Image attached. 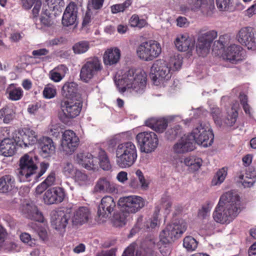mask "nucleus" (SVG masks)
I'll use <instances>...</instances> for the list:
<instances>
[{
  "mask_svg": "<svg viewBox=\"0 0 256 256\" xmlns=\"http://www.w3.org/2000/svg\"><path fill=\"white\" fill-rule=\"evenodd\" d=\"M240 212V200L235 192L230 191L220 198L218 204L213 214L216 222L222 224H229Z\"/></svg>",
  "mask_w": 256,
  "mask_h": 256,
  "instance_id": "1",
  "label": "nucleus"
},
{
  "mask_svg": "<svg viewBox=\"0 0 256 256\" xmlns=\"http://www.w3.org/2000/svg\"><path fill=\"white\" fill-rule=\"evenodd\" d=\"M146 76L144 70L130 68L124 74L116 83L122 93L126 89L132 88L135 93L141 94L146 88Z\"/></svg>",
  "mask_w": 256,
  "mask_h": 256,
  "instance_id": "2",
  "label": "nucleus"
},
{
  "mask_svg": "<svg viewBox=\"0 0 256 256\" xmlns=\"http://www.w3.org/2000/svg\"><path fill=\"white\" fill-rule=\"evenodd\" d=\"M32 154H26L20 160V168L18 169V175L20 180L22 182H30L34 176L37 180L41 177L47 170L49 164L42 162L40 164V171L36 174L38 169L36 166L38 156H32Z\"/></svg>",
  "mask_w": 256,
  "mask_h": 256,
  "instance_id": "3",
  "label": "nucleus"
},
{
  "mask_svg": "<svg viewBox=\"0 0 256 256\" xmlns=\"http://www.w3.org/2000/svg\"><path fill=\"white\" fill-rule=\"evenodd\" d=\"M116 162L121 168H128L136 162L138 151L136 145L128 141L119 144L116 148Z\"/></svg>",
  "mask_w": 256,
  "mask_h": 256,
  "instance_id": "4",
  "label": "nucleus"
},
{
  "mask_svg": "<svg viewBox=\"0 0 256 256\" xmlns=\"http://www.w3.org/2000/svg\"><path fill=\"white\" fill-rule=\"evenodd\" d=\"M187 228L186 222L178 220L168 224L160 234V242L163 244H169L180 238Z\"/></svg>",
  "mask_w": 256,
  "mask_h": 256,
  "instance_id": "5",
  "label": "nucleus"
},
{
  "mask_svg": "<svg viewBox=\"0 0 256 256\" xmlns=\"http://www.w3.org/2000/svg\"><path fill=\"white\" fill-rule=\"evenodd\" d=\"M102 69L100 60L96 56L88 58L82 66L80 76L82 81L88 82Z\"/></svg>",
  "mask_w": 256,
  "mask_h": 256,
  "instance_id": "6",
  "label": "nucleus"
},
{
  "mask_svg": "<svg viewBox=\"0 0 256 256\" xmlns=\"http://www.w3.org/2000/svg\"><path fill=\"white\" fill-rule=\"evenodd\" d=\"M61 119L71 120L78 116L82 109V102L79 98H63L60 102Z\"/></svg>",
  "mask_w": 256,
  "mask_h": 256,
  "instance_id": "7",
  "label": "nucleus"
},
{
  "mask_svg": "<svg viewBox=\"0 0 256 256\" xmlns=\"http://www.w3.org/2000/svg\"><path fill=\"white\" fill-rule=\"evenodd\" d=\"M162 52L160 44L156 40H150L142 42L138 47L136 53L138 58L149 62L158 58Z\"/></svg>",
  "mask_w": 256,
  "mask_h": 256,
  "instance_id": "8",
  "label": "nucleus"
},
{
  "mask_svg": "<svg viewBox=\"0 0 256 256\" xmlns=\"http://www.w3.org/2000/svg\"><path fill=\"white\" fill-rule=\"evenodd\" d=\"M136 140L140 151L146 154L154 152L158 144V136L153 132H140L136 136Z\"/></svg>",
  "mask_w": 256,
  "mask_h": 256,
  "instance_id": "9",
  "label": "nucleus"
},
{
  "mask_svg": "<svg viewBox=\"0 0 256 256\" xmlns=\"http://www.w3.org/2000/svg\"><path fill=\"white\" fill-rule=\"evenodd\" d=\"M189 135L194 144L195 142L204 147L211 146L214 142V134L212 130L202 123L194 128Z\"/></svg>",
  "mask_w": 256,
  "mask_h": 256,
  "instance_id": "10",
  "label": "nucleus"
},
{
  "mask_svg": "<svg viewBox=\"0 0 256 256\" xmlns=\"http://www.w3.org/2000/svg\"><path fill=\"white\" fill-rule=\"evenodd\" d=\"M14 140L18 146L26 148L32 146L38 140L36 132L30 128H23L18 130L14 136Z\"/></svg>",
  "mask_w": 256,
  "mask_h": 256,
  "instance_id": "11",
  "label": "nucleus"
},
{
  "mask_svg": "<svg viewBox=\"0 0 256 256\" xmlns=\"http://www.w3.org/2000/svg\"><path fill=\"white\" fill-rule=\"evenodd\" d=\"M160 208L158 206L155 207V210L151 218H144L142 216H140L135 224V228L147 232H153L160 225L159 218V212Z\"/></svg>",
  "mask_w": 256,
  "mask_h": 256,
  "instance_id": "12",
  "label": "nucleus"
},
{
  "mask_svg": "<svg viewBox=\"0 0 256 256\" xmlns=\"http://www.w3.org/2000/svg\"><path fill=\"white\" fill-rule=\"evenodd\" d=\"M152 78L154 82L168 80L172 76L170 68L168 63L162 60H158L154 62L151 67Z\"/></svg>",
  "mask_w": 256,
  "mask_h": 256,
  "instance_id": "13",
  "label": "nucleus"
},
{
  "mask_svg": "<svg viewBox=\"0 0 256 256\" xmlns=\"http://www.w3.org/2000/svg\"><path fill=\"white\" fill-rule=\"evenodd\" d=\"M118 204L122 210L126 213H136L144 206V202L142 198L136 196H130L121 198Z\"/></svg>",
  "mask_w": 256,
  "mask_h": 256,
  "instance_id": "14",
  "label": "nucleus"
},
{
  "mask_svg": "<svg viewBox=\"0 0 256 256\" xmlns=\"http://www.w3.org/2000/svg\"><path fill=\"white\" fill-rule=\"evenodd\" d=\"M217 36V32L214 30L208 31L199 36L196 50L200 56L204 57L207 55L209 52L211 44Z\"/></svg>",
  "mask_w": 256,
  "mask_h": 256,
  "instance_id": "15",
  "label": "nucleus"
},
{
  "mask_svg": "<svg viewBox=\"0 0 256 256\" xmlns=\"http://www.w3.org/2000/svg\"><path fill=\"white\" fill-rule=\"evenodd\" d=\"M80 144V140L76 134L72 130H66L62 134L61 146L66 154H70L76 149Z\"/></svg>",
  "mask_w": 256,
  "mask_h": 256,
  "instance_id": "16",
  "label": "nucleus"
},
{
  "mask_svg": "<svg viewBox=\"0 0 256 256\" xmlns=\"http://www.w3.org/2000/svg\"><path fill=\"white\" fill-rule=\"evenodd\" d=\"M65 196L64 190L56 186L46 190L43 196V200L44 202L48 205L58 204L64 200Z\"/></svg>",
  "mask_w": 256,
  "mask_h": 256,
  "instance_id": "17",
  "label": "nucleus"
},
{
  "mask_svg": "<svg viewBox=\"0 0 256 256\" xmlns=\"http://www.w3.org/2000/svg\"><path fill=\"white\" fill-rule=\"evenodd\" d=\"M70 214L64 210H56L52 212V225L56 230H64L70 218Z\"/></svg>",
  "mask_w": 256,
  "mask_h": 256,
  "instance_id": "18",
  "label": "nucleus"
},
{
  "mask_svg": "<svg viewBox=\"0 0 256 256\" xmlns=\"http://www.w3.org/2000/svg\"><path fill=\"white\" fill-rule=\"evenodd\" d=\"M238 37V42L246 46L248 49L252 50L256 48V38L252 27L242 28L239 31Z\"/></svg>",
  "mask_w": 256,
  "mask_h": 256,
  "instance_id": "19",
  "label": "nucleus"
},
{
  "mask_svg": "<svg viewBox=\"0 0 256 256\" xmlns=\"http://www.w3.org/2000/svg\"><path fill=\"white\" fill-rule=\"evenodd\" d=\"M116 206V202L112 196H106L103 197L98 208V217L105 218H108L111 215Z\"/></svg>",
  "mask_w": 256,
  "mask_h": 256,
  "instance_id": "20",
  "label": "nucleus"
},
{
  "mask_svg": "<svg viewBox=\"0 0 256 256\" xmlns=\"http://www.w3.org/2000/svg\"><path fill=\"white\" fill-rule=\"evenodd\" d=\"M76 161L84 168L90 170L96 168L98 159L89 152H80L76 154Z\"/></svg>",
  "mask_w": 256,
  "mask_h": 256,
  "instance_id": "21",
  "label": "nucleus"
},
{
  "mask_svg": "<svg viewBox=\"0 0 256 256\" xmlns=\"http://www.w3.org/2000/svg\"><path fill=\"white\" fill-rule=\"evenodd\" d=\"M78 7L74 2H70L66 7L62 18V24L68 26L74 24L76 20Z\"/></svg>",
  "mask_w": 256,
  "mask_h": 256,
  "instance_id": "22",
  "label": "nucleus"
},
{
  "mask_svg": "<svg viewBox=\"0 0 256 256\" xmlns=\"http://www.w3.org/2000/svg\"><path fill=\"white\" fill-rule=\"evenodd\" d=\"M38 142L40 148V154L42 157H50L54 154L56 146L52 138L43 136L38 140Z\"/></svg>",
  "mask_w": 256,
  "mask_h": 256,
  "instance_id": "23",
  "label": "nucleus"
},
{
  "mask_svg": "<svg viewBox=\"0 0 256 256\" xmlns=\"http://www.w3.org/2000/svg\"><path fill=\"white\" fill-rule=\"evenodd\" d=\"M195 148V144L189 134L184 136L174 146V150L178 154H183L193 150Z\"/></svg>",
  "mask_w": 256,
  "mask_h": 256,
  "instance_id": "24",
  "label": "nucleus"
},
{
  "mask_svg": "<svg viewBox=\"0 0 256 256\" xmlns=\"http://www.w3.org/2000/svg\"><path fill=\"white\" fill-rule=\"evenodd\" d=\"M90 212L87 206H80L74 213L72 222L73 225H82L88 221L90 218Z\"/></svg>",
  "mask_w": 256,
  "mask_h": 256,
  "instance_id": "25",
  "label": "nucleus"
},
{
  "mask_svg": "<svg viewBox=\"0 0 256 256\" xmlns=\"http://www.w3.org/2000/svg\"><path fill=\"white\" fill-rule=\"evenodd\" d=\"M242 48L235 44L229 46L225 52L226 59L230 62L234 64L242 59Z\"/></svg>",
  "mask_w": 256,
  "mask_h": 256,
  "instance_id": "26",
  "label": "nucleus"
},
{
  "mask_svg": "<svg viewBox=\"0 0 256 256\" xmlns=\"http://www.w3.org/2000/svg\"><path fill=\"white\" fill-rule=\"evenodd\" d=\"M174 44L178 50L186 52L194 48V42L187 34L178 35L174 41Z\"/></svg>",
  "mask_w": 256,
  "mask_h": 256,
  "instance_id": "27",
  "label": "nucleus"
},
{
  "mask_svg": "<svg viewBox=\"0 0 256 256\" xmlns=\"http://www.w3.org/2000/svg\"><path fill=\"white\" fill-rule=\"evenodd\" d=\"M145 124L156 132L162 133L166 128L168 121L164 118H152L146 120Z\"/></svg>",
  "mask_w": 256,
  "mask_h": 256,
  "instance_id": "28",
  "label": "nucleus"
},
{
  "mask_svg": "<svg viewBox=\"0 0 256 256\" xmlns=\"http://www.w3.org/2000/svg\"><path fill=\"white\" fill-rule=\"evenodd\" d=\"M120 57V51L117 48H108L103 56L104 62L106 65H112L116 64Z\"/></svg>",
  "mask_w": 256,
  "mask_h": 256,
  "instance_id": "29",
  "label": "nucleus"
},
{
  "mask_svg": "<svg viewBox=\"0 0 256 256\" xmlns=\"http://www.w3.org/2000/svg\"><path fill=\"white\" fill-rule=\"evenodd\" d=\"M78 85L74 82H67L62 88V94L64 98H76L78 94Z\"/></svg>",
  "mask_w": 256,
  "mask_h": 256,
  "instance_id": "30",
  "label": "nucleus"
},
{
  "mask_svg": "<svg viewBox=\"0 0 256 256\" xmlns=\"http://www.w3.org/2000/svg\"><path fill=\"white\" fill-rule=\"evenodd\" d=\"M115 186L113 184L105 178H100L96 182L94 190L97 192H113L115 190Z\"/></svg>",
  "mask_w": 256,
  "mask_h": 256,
  "instance_id": "31",
  "label": "nucleus"
},
{
  "mask_svg": "<svg viewBox=\"0 0 256 256\" xmlns=\"http://www.w3.org/2000/svg\"><path fill=\"white\" fill-rule=\"evenodd\" d=\"M16 152V146L13 140L4 138L0 144V154L4 156H12Z\"/></svg>",
  "mask_w": 256,
  "mask_h": 256,
  "instance_id": "32",
  "label": "nucleus"
},
{
  "mask_svg": "<svg viewBox=\"0 0 256 256\" xmlns=\"http://www.w3.org/2000/svg\"><path fill=\"white\" fill-rule=\"evenodd\" d=\"M68 70L66 66L60 64L50 72L49 78L54 82H60L65 76Z\"/></svg>",
  "mask_w": 256,
  "mask_h": 256,
  "instance_id": "33",
  "label": "nucleus"
},
{
  "mask_svg": "<svg viewBox=\"0 0 256 256\" xmlns=\"http://www.w3.org/2000/svg\"><path fill=\"white\" fill-rule=\"evenodd\" d=\"M14 179L10 175H5L0 178V192L6 193L14 186Z\"/></svg>",
  "mask_w": 256,
  "mask_h": 256,
  "instance_id": "34",
  "label": "nucleus"
},
{
  "mask_svg": "<svg viewBox=\"0 0 256 256\" xmlns=\"http://www.w3.org/2000/svg\"><path fill=\"white\" fill-rule=\"evenodd\" d=\"M22 6L25 9L29 10L34 4L32 10V14L34 18H36L39 14L42 2L40 0H22Z\"/></svg>",
  "mask_w": 256,
  "mask_h": 256,
  "instance_id": "35",
  "label": "nucleus"
},
{
  "mask_svg": "<svg viewBox=\"0 0 256 256\" xmlns=\"http://www.w3.org/2000/svg\"><path fill=\"white\" fill-rule=\"evenodd\" d=\"M184 162L186 166H188L190 170L194 172L198 170L200 168L202 160L200 158L189 156L184 159Z\"/></svg>",
  "mask_w": 256,
  "mask_h": 256,
  "instance_id": "36",
  "label": "nucleus"
},
{
  "mask_svg": "<svg viewBox=\"0 0 256 256\" xmlns=\"http://www.w3.org/2000/svg\"><path fill=\"white\" fill-rule=\"evenodd\" d=\"M46 2L48 7L49 10L54 12V14H58L62 12V8L64 6V0H46Z\"/></svg>",
  "mask_w": 256,
  "mask_h": 256,
  "instance_id": "37",
  "label": "nucleus"
},
{
  "mask_svg": "<svg viewBox=\"0 0 256 256\" xmlns=\"http://www.w3.org/2000/svg\"><path fill=\"white\" fill-rule=\"evenodd\" d=\"M228 174V168L224 167L218 170L212 180V186L220 184L224 180Z\"/></svg>",
  "mask_w": 256,
  "mask_h": 256,
  "instance_id": "38",
  "label": "nucleus"
},
{
  "mask_svg": "<svg viewBox=\"0 0 256 256\" xmlns=\"http://www.w3.org/2000/svg\"><path fill=\"white\" fill-rule=\"evenodd\" d=\"M14 116L13 110L8 106H5L0 110V119L3 118V122L5 124L10 123Z\"/></svg>",
  "mask_w": 256,
  "mask_h": 256,
  "instance_id": "39",
  "label": "nucleus"
},
{
  "mask_svg": "<svg viewBox=\"0 0 256 256\" xmlns=\"http://www.w3.org/2000/svg\"><path fill=\"white\" fill-rule=\"evenodd\" d=\"M182 134V128L180 125H176L166 132V137L167 139L172 140L180 136Z\"/></svg>",
  "mask_w": 256,
  "mask_h": 256,
  "instance_id": "40",
  "label": "nucleus"
},
{
  "mask_svg": "<svg viewBox=\"0 0 256 256\" xmlns=\"http://www.w3.org/2000/svg\"><path fill=\"white\" fill-rule=\"evenodd\" d=\"M119 212L114 216L112 219V224L116 227H122L124 226L126 222L127 213Z\"/></svg>",
  "mask_w": 256,
  "mask_h": 256,
  "instance_id": "41",
  "label": "nucleus"
},
{
  "mask_svg": "<svg viewBox=\"0 0 256 256\" xmlns=\"http://www.w3.org/2000/svg\"><path fill=\"white\" fill-rule=\"evenodd\" d=\"M98 160L100 166L104 170H108L111 168V165L108 156L105 151L100 150L98 154Z\"/></svg>",
  "mask_w": 256,
  "mask_h": 256,
  "instance_id": "42",
  "label": "nucleus"
},
{
  "mask_svg": "<svg viewBox=\"0 0 256 256\" xmlns=\"http://www.w3.org/2000/svg\"><path fill=\"white\" fill-rule=\"evenodd\" d=\"M238 116V112L236 110L232 108L228 112V115L226 118L222 121L228 126H233L236 122Z\"/></svg>",
  "mask_w": 256,
  "mask_h": 256,
  "instance_id": "43",
  "label": "nucleus"
},
{
  "mask_svg": "<svg viewBox=\"0 0 256 256\" xmlns=\"http://www.w3.org/2000/svg\"><path fill=\"white\" fill-rule=\"evenodd\" d=\"M90 48L89 42L82 40L76 43L72 46L74 52L76 54H82L86 52Z\"/></svg>",
  "mask_w": 256,
  "mask_h": 256,
  "instance_id": "44",
  "label": "nucleus"
},
{
  "mask_svg": "<svg viewBox=\"0 0 256 256\" xmlns=\"http://www.w3.org/2000/svg\"><path fill=\"white\" fill-rule=\"evenodd\" d=\"M172 202L171 198L170 196L164 194L159 202V204L156 206H158L160 208V210L163 208L167 214H168L170 211V208L172 206Z\"/></svg>",
  "mask_w": 256,
  "mask_h": 256,
  "instance_id": "45",
  "label": "nucleus"
},
{
  "mask_svg": "<svg viewBox=\"0 0 256 256\" xmlns=\"http://www.w3.org/2000/svg\"><path fill=\"white\" fill-rule=\"evenodd\" d=\"M250 176L251 177H249L248 176H245L242 174H241L239 176V178L242 180L241 182L244 187H251L256 182V172L252 171V174Z\"/></svg>",
  "mask_w": 256,
  "mask_h": 256,
  "instance_id": "46",
  "label": "nucleus"
},
{
  "mask_svg": "<svg viewBox=\"0 0 256 256\" xmlns=\"http://www.w3.org/2000/svg\"><path fill=\"white\" fill-rule=\"evenodd\" d=\"M8 98L12 100H18L23 96V90L21 88H10L8 92Z\"/></svg>",
  "mask_w": 256,
  "mask_h": 256,
  "instance_id": "47",
  "label": "nucleus"
},
{
  "mask_svg": "<svg viewBox=\"0 0 256 256\" xmlns=\"http://www.w3.org/2000/svg\"><path fill=\"white\" fill-rule=\"evenodd\" d=\"M198 242L192 236H187L183 240V246L188 251L194 250L198 246Z\"/></svg>",
  "mask_w": 256,
  "mask_h": 256,
  "instance_id": "48",
  "label": "nucleus"
},
{
  "mask_svg": "<svg viewBox=\"0 0 256 256\" xmlns=\"http://www.w3.org/2000/svg\"><path fill=\"white\" fill-rule=\"evenodd\" d=\"M74 178L80 186L86 184L88 182V176L87 174L80 170H76L74 173Z\"/></svg>",
  "mask_w": 256,
  "mask_h": 256,
  "instance_id": "49",
  "label": "nucleus"
},
{
  "mask_svg": "<svg viewBox=\"0 0 256 256\" xmlns=\"http://www.w3.org/2000/svg\"><path fill=\"white\" fill-rule=\"evenodd\" d=\"M30 208L32 210H30V212H28L26 217L36 222H43L44 218L42 213L38 211L37 208L36 206L34 208L31 207Z\"/></svg>",
  "mask_w": 256,
  "mask_h": 256,
  "instance_id": "50",
  "label": "nucleus"
},
{
  "mask_svg": "<svg viewBox=\"0 0 256 256\" xmlns=\"http://www.w3.org/2000/svg\"><path fill=\"white\" fill-rule=\"evenodd\" d=\"M211 116L215 124L220 126L222 124V111L218 107H213L211 108Z\"/></svg>",
  "mask_w": 256,
  "mask_h": 256,
  "instance_id": "51",
  "label": "nucleus"
},
{
  "mask_svg": "<svg viewBox=\"0 0 256 256\" xmlns=\"http://www.w3.org/2000/svg\"><path fill=\"white\" fill-rule=\"evenodd\" d=\"M148 244V247L147 250L144 249L142 252L141 250L137 251L136 252V256H152L154 253V248L155 246V242L150 240L147 242Z\"/></svg>",
  "mask_w": 256,
  "mask_h": 256,
  "instance_id": "52",
  "label": "nucleus"
},
{
  "mask_svg": "<svg viewBox=\"0 0 256 256\" xmlns=\"http://www.w3.org/2000/svg\"><path fill=\"white\" fill-rule=\"evenodd\" d=\"M44 97L50 99L54 98L56 94V90L54 86L48 84L46 86L43 90Z\"/></svg>",
  "mask_w": 256,
  "mask_h": 256,
  "instance_id": "53",
  "label": "nucleus"
},
{
  "mask_svg": "<svg viewBox=\"0 0 256 256\" xmlns=\"http://www.w3.org/2000/svg\"><path fill=\"white\" fill-rule=\"evenodd\" d=\"M233 0H216V4L220 11H228L232 6Z\"/></svg>",
  "mask_w": 256,
  "mask_h": 256,
  "instance_id": "54",
  "label": "nucleus"
},
{
  "mask_svg": "<svg viewBox=\"0 0 256 256\" xmlns=\"http://www.w3.org/2000/svg\"><path fill=\"white\" fill-rule=\"evenodd\" d=\"M76 170L71 162H66L64 163L62 168V172L66 176L70 177L73 176Z\"/></svg>",
  "mask_w": 256,
  "mask_h": 256,
  "instance_id": "55",
  "label": "nucleus"
},
{
  "mask_svg": "<svg viewBox=\"0 0 256 256\" xmlns=\"http://www.w3.org/2000/svg\"><path fill=\"white\" fill-rule=\"evenodd\" d=\"M130 24L132 27L138 26L142 28L146 24V21L144 19H140L138 16L134 14L130 20Z\"/></svg>",
  "mask_w": 256,
  "mask_h": 256,
  "instance_id": "56",
  "label": "nucleus"
},
{
  "mask_svg": "<svg viewBox=\"0 0 256 256\" xmlns=\"http://www.w3.org/2000/svg\"><path fill=\"white\" fill-rule=\"evenodd\" d=\"M104 0H88V10L100 9L103 6Z\"/></svg>",
  "mask_w": 256,
  "mask_h": 256,
  "instance_id": "57",
  "label": "nucleus"
},
{
  "mask_svg": "<svg viewBox=\"0 0 256 256\" xmlns=\"http://www.w3.org/2000/svg\"><path fill=\"white\" fill-rule=\"evenodd\" d=\"M136 174L138 178V182L140 184L141 188L142 189H146L148 187V182L146 180L142 172L140 170H138Z\"/></svg>",
  "mask_w": 256,
  "mask_h": 256,
  "instance_id": "58",
  "label": "nucleus"
},
{
  "mask_svg": "<svg viewBox=\"0 0 256 256\" xmlns=\"http://www.w3.org/2000/svg\"><path fill=\"white\" fill-rule=\"evenodd\" d=\"M228 40V35L220 36L218 41H215L214 46L219 44L218 49H223L226 44Z\"/></svg>",
  "mask_w": 256,
  "mask_h": 256,
  "instance_id": "59",
  "label": "nucleus"
},
{
  "mask_svg": "<svg viewBox=\"0 0 256 256\" xmlns=\"http://www.w3.org/2000/svg\"><path fill=\"white\" fill-rule=\"evenodd\" d=\"M49 50L46 48H40L36 50H34L32 52V54L34 58H41L42 56H45L48 54Z\"/></svg>",
  "mask_w": 256,
  "mask_h": 256,
  "instance_id": "60",
  "label": "nucleus"
},
{
  "mask_svg": "<svg viewBox=\"0 0 256 256\" xmlns=\"http://www.w3.org/2000/svg\"><path fill=\"white\" fill-rule=\"evenodd\" d=\"M53 14L54 12H50L46 13L45 16H42L40 20L41 23L44 26H49L52 24V20L50 18L49 15Z\"/></svg>",
  "mask_w": 256,
  "mask_h": 256,
  "instance_id": "61",
  "label": "nucleus"
},
{
  "mask_svg": "<svg viewBox=\"0 0 256 256\" xmlns=\"http://www.w3.org/2000/svg\"><path fill=\"white\" fill-rule=\"evenodd\" d=\"M55 176V172H52L43 182L45 183L48 187L52 186L54 184L56 180Z\"/></svg>",
  "mask_w": 256,
  "mask_h": 256,
  "instance_id": "62",
  "label": "nucleus"
},
{
  "mask_svg": "<svg viewBox=\"0 0 256 256\" xmlns=\"http://www.w3.org/2000/svg\"><path fill=\"white\" fill-rule=\"evenodd\" d=\"M245 14L249 18L256 14V0L254 2L253 4L245 11Z\"/></svg>",
  "mask_w": 256,
  "mask_h": 256,
  "instance_id": "63",
  "label": "nucleus"
},
{
  "mask_svg": "<svg viewBox=\"0 0 256 256\" xmlns=\"http://www.w3.org/2000/svg\"><path fill=\"white\" fill-rule=\"evenodd\" d=\"M16 244L14 242H6L4 244V248L8 252L16 250Z\"/></svg>",
  "mask_w": 256,
  "mask_h": 256,
  "instance_id": "64",
  "label": "nucleus"
}]
</instances>
